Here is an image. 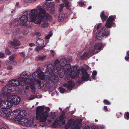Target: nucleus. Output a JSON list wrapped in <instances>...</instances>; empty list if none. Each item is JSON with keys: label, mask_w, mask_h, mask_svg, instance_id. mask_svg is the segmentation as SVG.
<instances>
[{"label": "nucleus", "mask_w": 129, "mask_h": 129, "mask_svg": "<svg viewBox=\"0 0 129 129\" xmlns=\"http://www.w3.org/2000/svg\"><path fill=\"white\" fill-rule=\"evenodd\" d=\"M67 63L66 59L63 58L60 61L56 59L54 62L55 66L52 64L47 65L45 75L46 78L50 80L47 81L45 83L47 88H51L52 87V82H57L59 79L58 76L62 78L65 73L66 74L64 78L66 80H69L71 77L74 78L79 77V70H77V67L76 66H73L71 69L70 65Z\"/></svg>", "instance_id": "obj_1"}, {"label": "nucleus", "mask_w": 129, "mask_h": 129, "mask_svg": "<svg viewBox=\"0 0 129 129\" xmlns=\"http://www.w3.org/2000/svg\"><path fill=\"white\" fill-rule=\"evenodd\" d=\"M45 11L41 7L31 9L30 11L27 10L24 13L23 15L20 18L21 24L23 26H26L27 25L28 19L29 21L34 22L35 23L40 25L41 23V21H44L45 20L44 17H42V14L45 13Z\"/></svg>", "instance_id": "obj_2"}, {"label": "nucleus", "mask_w": 129, "mask_h": 129, "mask_svg": "<svg viewBox=\"0 0 129 129\" xmlns=\"http://www.w3.org/2000/svg\"><path fill=\"white\" fill-rule=\"evenodd\" d=\"M30 76L31 74L29 72L23 71L21 74V77L19 78H22L21 80L25 84H29L31 89H33L35 88V84L36 83V79L37 78H39L41 80H43L45 78L43 72L40 69L33 73L32 76L34 79L30 78Z\"/></svg>", "instance_id": "obj_3"}, {"label": "nucleus", "mask_w": 129, "mask_h": 129, "mask_svg": "<svg viewBox=\"0 0 129 129\" xmlns=\"http://www.w3.org/2000/svg\"><path fill=\"white\" fill-rule=\"evenodd\" d=\"M21 78H18L17 79H13L10 80L9 84L5 86L3 88L2 93L0 94V96L3 98H6L9 95L11 92L18 91L17 87L21 84L24 86L25 84L21 79Z\"/></svg>", "instance_id": "obj_4"}, {"label": "nucleus", "mask_w": 129, "mask_h": 129, "mask_svg": "<svg viewBox=\"0 0 129 129\" xmlns=\"http://www.w3.org/2000/svg\"><path fill=\"white\" fill-rule=\"evenodd\" d=\"M50 109L49 107L40 106L37 107L36 110V117L40 122H45L47 120L51 122L55 117V113L51 112L49 114Z\"/></svg>", "instance_id": "obj_5"}, {"label": "nucleus", "mask_w": 129, "mask_h": 129, "mask_svg": "<svg viewBox=\"0 0 129 129\" xmlns=\"http://www.w3.org/2000/svg\"><path fill=\"white\" fill-rule=\"evenodd\" d=\"M15 113L16 115H15L14 120L19 121V123L22 125H25L27 127H31L33 124L34 119L33 118L28 120L27 118H23L26 115L25 111L22 110L21 111L18 109L15 110Z\"/></svg>", "instance_id": "obj_6"}, {"label": "nucleus", "mask_w": 129, "mask_h": 129, "mask_svg": "<svg viewBox=\"0 0 129 129\" xmlns=\"http://www.w3.org/2000/svg\"><path fill=\"white\" fill-rule=\"evenodd\" d=\"M7 96V100H3L0 98V108H11L13 104L17 105L20 103L21 101L20 98L18 96L14 95Z\"/></svg>", "instance_id": "obj_7"}, {"label": "nucleus", "mask_w": 129, "mask_h": 129, "mask_svg": "<svg viewBox=\"0 0 129 129\" xmlns=\"http://www.w3.org/2000/svg\"><path fill=\"white\" fill-rule=\"evenodd\" d=\"M80 119H77L75 121L73 119H70L65 126V129H68L70 127L71 129H78L79 128V121Z\"/></svg>", "instance_id": "obj_8"}, {"label": "nucleus", "mask_w": 129, "mask_h": 129, "mask_svg": "<svg viewBox=\"0 0 129 129\" xmlns=\"http://www.w3.org/2000/svg\"><path fill=\"white\" fill-rule=\"evenodd\" d=\"M109 33V30L106 28L103 27L97 33L96 36L97 39H101L108 36Z\"/></svg>", "instance_id": "obj_9"}, {"label": "nucleus", "mask_w": 129, "mask_h": 129, "mask_svg": "<svg viewBox=\"0 0 129 129\" xmlns=\"http://www.w3.org/2000/svg\"><path fill=\"white\" fill-rule=\"evenodd\" d=\"M66 118L65 113L64 112L61 113L58 119H56L53 123L52 125V126L55 127L57 126H60L62 124H64L66 122L64 119Z\"/></svg>", "instance_id": "obj_10"}, {"label": "nucleus", "mask_w": 129, "mask_h": 129, "mask_svg": "<svg viewBox=\"0 0 129 129\" xmlns=\"http://www.w3.org/2000/svg\"><path fill=\"white\" fill-rule=\"evenodd\" d=\"M45 12L44 13L42 14V17H44L45 20L44 21L43 20L41 21V22L42 21L43 23L41 24V27L43 28H46L48 27L49 25V24L47 22L48 21H50L52 19L51 17L48 14H45L46 13V11L43 9L42 8Z\"/></svg>", "instance_id": "obj_11"}, {"label": "nucleus", "mask_w": 129, "mask_h": 129, "mask_svg": "<svg viewBox=\"0 0 129 129\" xmlns=\"http://www.w3.org/2000/svg\"><path fill=\"white\" fill-rule=\"evenodd\" d=\"M80 71L82 73L81 76L82 80L85 81L88 80L89 75L87 74L85 69L84 68H82L81 69Z\"/></svg>", "instance_id": "obj_12"}, {"label": "nucleus", "mask_w": 129, "mask_h": 129, "mask_svg": "<svg viewBox=\"0 0 129 129\" xmlns=\"http://www.w3.org/2000/svg\"><path fill=\"white\" fill-rule=\"evenodd\" d=\"M96 52L94 49L92 51H90L88 53H85L83 55L80 56V58L82 60L85 59L86 58L89 57L94 54Z\"/></svg>", "instance_id": "obj_13"}, {"label": "nucleus", "mask_w": 129, "mask_h": 129, "mask_svg": "<svg viewBox=\"0 0 129 129\" xmlns=\"http://www.w3.org/2000/svg\"><path fill=\"white\" fill-rule=\"evenodd\" d=\"M115 18V16H110L109 17L107 20V22L105 26L107 28H110L113 24L112 21L114 20Z\"/></svg>", "instance_id": "obj_14"}, {"label": "nucleus", "mask_w": 129, "mask_h": 129, "mask_svg": "<svg viewBox=\"0 0 129 129\" xmlns=\"http://www.w3.org/2000/svg\"><path fill=\"white\" fill-rule=\"evenodd\" d=\"M12 111L11 109H9V112H8L7 116H6L7 118L9 120L14 119L15 117V115H16V114L15 113V111L12 112Z\"/></svg>", "instance_id": "obj_15"}, {"label": "nucleus", "mask_w": 129, "mask_h": 129, "mask_svg": "<svg viewBox=\"0 0 129 129\" xmlns=\"http://www.w3.org/2000/svg\"><path fill=\"white\" fill-rule=\"evenodd\" d=\"M0 116L3 117H6L7 114L9 112V109H6V108H0Z\"/></svg>", "instance_id": "obj_16"}, {"label": "nucleus", "mask_w": 129, "mask_h": 129, "mask_svg": "<svg viewBox=\"0 0 129 129\" xmlns=\"http://www.w3.org/2000/svg\"><path fill=\"white\" fill-rule=\"evenodd\" d=\"M74 85V83L71 80L68 81V84L65 83L63 84V86L68 89H71Z\"/></svg>", "instance_id": "obj_17"}, {"label": "nucleus", "mask_w": 129, "mask_h": 129, "mask_svg": "<svg viewBox=\"0 0 129 129\" xmlns=\"http://www.w3.org/2000/svg\"><path fill=\"white\" fill-rule=\"evenodd\" d=\"M102 46V44L101 43H97L95 44L94 46V49H93L91 51H92L93 50H94L95 51L96 53H95L94 54L97 53H98V51H96L95 50H99V51L101 50V48Z\"/></svg>", "instance_id": "obj_18"}, {"label": "nucleus", "mask_w": 129, "mask_h": 129, "mask_svg": "<svg viewBox=\"0 0 129 129\" xmlns=\"http://www.w3.org/2000/svg\"><path fill=\"white\" fill-rule=\"evenodd\" d=\"M10 44L11 45L14 46H19L20 45L19 41L16 38H15L13 41H11Z\"/></svg>", "instance_id": "obj_19"}, {"label": "nucleus", "mask_w": 129, "mask_h": 129, "mask_svg": "<svg viewBox=\"0 0 129 129\" xmlns=\"http://www.w3.org/2000/svg\"><path fill=\"white\" fill-rule=\"evenodd\" d=\"M18 91L21 94L26 95H28V93L27 92L26 90L24 89H22L19 90L18 89Z\"/></svg>", "instance_id": "obj_20"}, {"label": "nucleus", "mask_w": 129, "mask_h": 129, "mask_svg": "<svg viewBox=\"0 0 129 129\" xmlns=\"http://www.w3.org/2000/svg\"><path fill=\"white\" fill-rule=\"evenodd\" d=\"M44 41L41 38H39L36 41V43L38 45H41L44 44Z\"/></svg>", "instance_id": "obj_21"}, {"label": "nucleus", "mask_w": 129, "mask_h": 129, "mask_svg": "<svg viewBox=\"0 0 129 129\" xmlns=\"http://www.w3.org/2000/svg\"><path fill=\"white\" fill-rule=\"evenodd\" d=\"M64 18V15L62 14H60L58 18V20L59 22L62 21Z\"/></svg>", "instance_id": "obj_22"}, {"label": "nucleus", "mask_w": 129, "mask_h": 129, "mask_svg": "<svg viewBox=\"0 0 129 129\" xmlns=\"http://www.w3.org/2000/svg\"><path fill=\"white\" fill-rule=\"evenodd\" d=\"M101 17L103 20L104 21H105L108 17L107 16H106L105 15L104 12H102L101 13Z\"/></svg>", "instance_id": "obj_23"}, {"label": "nucleus", "mask_w": 129, "mask_h": 129, "mask_svg": "<svg viewBox=\"0 0 129 129\" xmlns=\"http://www.w3.org/2000/svg\"><path fill=\"white\" fill-rule=\"evenodd\" d=\"M37 83L39 88H41L43 86V84L42 83L41 81L39 79L37 80Z\"/></svg>", "instance_id": "obj_24"}, {"label": "nucleus", "mask_w": 129, "mask_h": 129, "mask_svg": "<svg viewBox=\"0 0 129 129\" xmlns=\"http://www.w3.org/2000/svg\"><path fill=\"white\" fill-rule=\"evenodd\" d=\"M65 88H67L66 87H64L63 86V85L62 86L60 87H59L60 91L61 93H63L65 92L66 91Z\"/></svg>", "instance_id": "obj_25"}, {"label": "nucleus", "mask_w": 129, "mask_h": 129, "mask_svg": "<svg viewBox=\"0 0 129 129\" xmlns=\"http://www.w3.org/2000/svg\"><path fill=\"white\" fill-rule=\"evenodd\" d=\"M45 46H37L35 49L37 52H38L40 51L41 49L43 48Z\"/></svg>", "instance_id": "obj_26"}, {"label": "nucleus", "mask_w": 129, "mask_h": 129, "mask_svg": "<svg viewBox=\"0 0 129 129\" xmlns=\"http://www.w3.org/2000/svg\"><path fill=\"white\" fill-rule=\"evenodd\" d=\"M65 1V4L67 9L68 10H70V6L69 5V2L67 0H64Z\"/></svg>", "instance_id": "obj_27"}, {"label": "nucleus", "mask_w": 129, "mask_h": 129, "mask_svg": "<svg viewBox=\"0 0 129 129\" xmlns=\"http://www.w3.org/2000/svg\"><path fill=\"white\" fill-rule=\"evenodd\" d=\"M29 31L28 29L24 30L22 31V34L24 36H26L28 35Z\"/></svg>", "instance_id": "obj_28"}, {"label": "nucleus", "mask_w": 129, "mask_h": 129, "mask_svg": "<svg viewBox=\"0 0 129 129\" xmlns=\"http://www.w3.org/2000/svg\"><path fill=\"white\" fill-rule=\"evenodd\" d=\"M5 53L8 55H10L11 54V52L7 48H6L5 49Z\"/></svg>", "instance_id": "obj_29"}, {"label": "nucleus", "mask_w": 129, "mask_h": 129, "mask_svg": "<svg viewBox=\"0 0 129 129\" xmlns=\"http://www.w3.org/2000/svg\"><path fill=\"white\" fill-rule=\"evenodd\" d=\"M46 56H40L38 57V59L40 60H43L46 58Z\"/></svg>", "instance_id": "obj_30"}, {"label": "nucleus", "mask_w": 129, "mask_h": 129, "mask_svg": "<svg viewBox=\"0 0 129 129\" xmlns=\"http://www.w3.org/2000/svg\"><path fill=\"white\" fill-rule=\"evenodd\" d=\"M16 56L15 54L12 55L9 57V59L10 61H12L16 57Z\"/></svg>", "instance_id": "obj_31"}, {"label": "nucleus", "mask_w": 129, "mask_h": 129, "mask_svg": "<svg viewBox=\"0 0 129 129\" xmlns=\"http://www.w3.org/2000/svg\"><path fill=\"white\" fill-rule=\"evenodd\" d=\"M64 6V4H63L60 5V7L59 9V12H61L62 11V8Z\"/></svg>", "instance_id": "obj_32"}, {"label": "nucleus", "mask_w": 129, "mask_h": 129, "mask_svg": "<svg viewBox=\"0 0 129 129\" xmlns=\"http://www.w3.org/2000/svg\"><path fill=\"white\" fill-rule=\"evenodd\" d=\"M125 59L126 60L129 61V51L127 52L126 55L125 57Z\"/></svg>", "instance_id": "obj_33"}, {"label": "nucleus", "mask_w": 129, "mask_h": 129, "mask_svg": "<svg viewBox=\"0 0 129 129\" xmlns=\"http://www.w3.org/2000/svg\"><path fill=\"white\" fill-rule=\"evenodd\" d=\"M52 35V33H50L48 35L45 37L46 39H47L50 38Z\"/></svg>", "instance_id": "obj_34"}, {"label": "nucleus", "mask_w": 129, "mask_h": 129, "mask_svg": "<svg viewBox=\"0 0 129 129\" xmlns=\"http://www.w3.org/2000/svg\"><path fill=\"white\" fill-rule=\"evenodd\" d=\"M102 23H100L98 25H96L94 27L96 28L97 29H99L102 26Z\"/></svg>", "instance_id": "obj_35"}, {"label": "nucleus", "mask_w": 129, "mask_h": 129, "mask_svg": "<svg viewBox=\"0 0 129 129\" xmlns=\"http://www.w3.org/2000/svg\"><path fill=\"white\" fill-rule=\"evenodd\" d=\"M36 98V95H32L29 98L28 100H31L33 99H34Z\"/></svg>", "instance_id": "obj_36"}, {"label": "nucleus", "mask_w": 129, "mask_h": 129, "mask_svg": "<svg viewBox=\"0 0 129 129\" xmlns=\"http://www.w3.org/2000/svg\"><path fill=\"white\" fill-rule=\"evenodd\" d=\"M125 118L126 119H129V113L127 112V113H125Z\"/></svg>", "instance_id": "obj_37"}, {"label": "nucleus", "mask_w": 129, "mask_h": 129, "mask_svg": "<svg viewBox=\"0 0 129 129\" xmlns=\"http://www.w3.org/2000/svg\"><path fill=\"white\" fill-rule=\"evenodd\" d=\"M105 103L107 105H109L110 104V103L108 100H105L104 101Z\"/></svg>", "instance_id": "obj_38"}, {"label": "nucleus", "mask_w": 129, "mask_h": 129, "mask_svg": "<svg viewBox=\"0 0 129 129\" xmlns=\"http://www.w3.org/2000/svg\"><path fill=\"white\" fill-rule=\"evenodd\" d=\"M7 66V69L8 70H10L13 69V68L12 66L10 65Z\"/></svg>", "instance_id": "obj_39"}, {"label": "nucleus", "mask_w": 129, "mask_h": 129, "mask_svg": "<svg viewBox=\"0 0 129 129\" xmlns=\"http://www.w3.org/2000/svg\"><path fill=\"white\" fill-rule=\"evenodd\" d=\"M49 5L50 7H53L55 6V4L53 2H51L49 3Z\"/></svg>", "instance_id": "obj_40"}, {"label": "nucleus", "mask_w": 129, "mask_h": 129, "mask_svg": "<svg viewBox=\"0 0 129 129\" xmlns=\"http://www.w3.org/2000/svg\"><path fill=\"white\" fill-rule=\"evenodd\" d=\"M5 63L7 66H9L10 65L11 63V62L9 60H6L5 61Z\"/></svg>", "instance_id": "obj_41"}, {"label": "nucleus", "mask_w": 129, "mask_h": 129, "mask_svg": "<svg viewBox=\"0 0 129 129\" xmlns=\"http://www.w3.org/2000/svg\"><path fill=\"white\" fill-rule=\"evenodd\" d=\"M5 54L2 52H0V58H3L4 57Z\"/></svg>", "instance_id": "obj_42"}, {"label": "nucleus", "mask_w": 129, "mask_h": 129, "mask_svg": "<svg viewBox=\"0 0 129 129\" xmlns=\"http://www.w3.org/2000/svg\"><path fill=\"white\" fill-rule=\"evenodd\" d=\"M27 85L26 86V87L25 88V89L26 90H27L29 89V86H30V87H31V86L29 84H25V85H24V86L25 85ZM35 89V88H34V89H33V90H34Z\"/></svg>", "instance_id": "obj_43"}, {"label": "nucleus", "mask_w": 129, "mask_h": 129, "mask_svg": "<svg viewBox=\"0 0 129 129\" xmlns=\"http://www.w3.org/2000/svg\"><path fill=\"white\" fill-rule=\"evenodd\" d=\"M79 5L80 6L82 7L84 5V3L83 2H79Z\"/></svg>", "instance_id": "obj_44"}, {"label": "nucleus", "mask_w": 129, "mask_h": 129, "mask_svg": "<svg viewBox=\"0 0 129 129\" xmlns=\"http://www.w3.org/2000/svg\"><path fill=\"white\" fill-rule=\"evenodd\" d=\"M91 129H99V128L97 126L94 125L91 127Z\"/></svg>", "instance_id": "obj_45"}, {"label": "nucleus", "mask_w": 129, "mask_h": 129, "mask_svg": "<svg viewBox=\"0 0 129 129\" xmlns=\"http://www.w3.org/2000/svg\"><path fill=\"white\" fill-rule=\"evenodd\" d=\"M13 65L14 66H16L17 64V62L16 61H13Z\"/></svg>", "instance_id": "obj_46"}, {"label": "nucleus", "mask_w": 129, "mask_h": 129, "mask_svg": "<svg viewBox=\"0 0 129 129\" xmlns=\"http://www.w3.org/2000/svg\"><path fill=\"white\" fill-rule=\"evenodd\" d=\"M19 54L22 57H25V55L22 52L20 53H19Z\"/></svg>", "instance_id": "obj_47"}, {"label": "nucleus", "mask_w": 129, "mask_h": 129, "mask_svg": "<svg viewBox=\"0 0 129 129\" xmlns=\"http://www.w3.org/2000/svg\"><path fill=\"white\" fill-rule=\"evenodd\" d=\"M97 73V72L96 71H94L92 72V76H95L96 75Z\"/></svg>", "instance_id": "obj_48"}, {"label": "nucleus", "mask_w": 129, "mask_h": 129, "mask_svg": "<svg viewBox=\"0 0 129 129\" xmlns=\"http://www.w3.org/2000/svg\"><path fill=\"white\" fill-rule=\"evenodd\" d=\"M24 1L26 3H32V0H24Z\"/></svg>", "instance_id": "obj_49"}, {"label": "nucleus", "mask_w": 129, "mask_h": 129, "mask_svg": "<svg viewBox=\"0 0 129 129\" xmlns=\"http://www.w3.org/2000/svg\"><path fill=\"white\" fill-rule=\"evenodd\" d=\"M29 45L31 47L34 46H35V44L33 43H30L29 44Z\"/></svg>", "instance_id": "obj_50"}, {"label": "nucleus", "mask_w": 129, "mask_h": 129, "mask_svg": "<svg viewBox=\"0 0 129 129\" xmlns=\"http://www.w3.org/2000/svg\"><path fill=\"white\" fill-rule=\"evenodd\" d=\"M42 96L41 95H38L37 96L36 95V98H42Z\"/></svg>", "instance_id": "obj_51"}, {"label": "nucleus", "mask_w": 129, "mask_h": 129, "mask_svg": "<svg viewBox=\"0 0 129 129\" xmlns=\"http://www.w3.org/2000/svg\"><path fill=\"white\" fill-rule=\"evenodd\" d=\"M51 55L53 56L54 55V51L52 50H51Z\"/></svg>", "instance_id": "obj_52"}, {"label": "nucleus", "mask_w": 129, "mask_h": 129, "mask_svg": "<svg viewBox=\"0 0 129 129\" xmlns=\"http://www.w3.org/2000/svg\"><path fill=\"white\" fill-rule=\"evenodd\" d=\"M0 123L1 124V125H2V126H4V125H5L4 122L2 121H1V122H0Z\"/></svg>", "instance_id": "obj_53"}, {"label": "nucleus", "mask_w": 129, "mask_h": 129, "mask_svg": "<svg viewBox=\"0 0 129 129\" xmlns=\"http://www.w3.org/2000/svg\"><path fill=\"white\" fill-rule=\"evenodd\" d=\"M83 129H90V127L88 125L86 126Z\"/></svg>", "instance_id": "obj_54"}, {"label": "nucleus", "mask_w": 129, "mask_h": 129, "mask_svg": "<svg viewBox=\"0 0 129 129\" xmlns=\"http://www.w3.org/2000/svg\"><path fill=\"white\" fill-rule=\"evenodd\" d=\"M37 36L39 37L40 36V34L39 33H38L37 34Z\"/></svg>", "instance_id": "obj_55"}, {"label": "nucleus", "mask_w": 129, "mask_h": 129, "mask_svg": "<svg viewBox=\"0 0 129 129\" xmlns=\"http://www.w3.org/2000/svg\"><path fill=\"white\" fill-rule=\"evenodd\" d=\"M104 109H105V110L106 111H108V109H107V107L106 106H105L104 107Z\"/></svg>", "instance_id": "obj_56"}, {"label": "nucleus", "mask_w": 129, "mask_h": 129, "mask_svg": "<svg viewBox=\"0 0 129 129\" xmlns=\"http://www.w3.org/2000/svg\"><path fill=\"white\" fill-rule=\"evenodd\" d=\"M92 78L94 80H95V77L94 76H92Z\"/></svg>", "instance_id": "obj_57"}, {"label": "nucleus", "mask_w": 129, "mask_h": 129, "mask_svg": "<svg viewBox=\"0 0 129 129\" xmlns=\"http://www.w3.org/2000/svg\"><path fill=\"white\" fill-rule=\"evenodd\" d=\"M104 127V126H101L100 128L102 129H103Z\"/></svg>", "instance_id": "obj_58"}, {"label": "nucleus", "mask_w": 129, "mask_h": 129, "mask_svg": "<svg viewBox=\"0 0 129 129\" xmlns=\"http://www.w3.org/2000/svg\"><path fill=\"white\" fill-rule=\"evenodd\" d=\"M91 6H90L88 8V9H91Z\"/></svg>", "instance_id": "obj_59"}, {"label": "nucleus", "mask_w": 129, "mask_h": 129, "mask_svg": "<svg viewBox=\"0 0 129 129\" xmlns=\"http://www.w3.org/2000/svg\"><path fill=\"white\" fill-rule=\"evenodd\" d=\"M16 22L15 23V27H16V26H16V25H17V26H18V23H16Z\"/></svg>", "instance_id": "obj_60"}, {"label": "nucleus", "mask_w": 129, "mask_h": 129, "mask_svg": "<svg viewBox=\"0 0 129 129\" xmlns=\"http://www.w3.org/2000/svg\"><path fill=\"white\" fill-rule=\"evenodd\" d=\"M37 0H32V3L34 2L35 1H36Z\"/></svg>", "instance_id": "obj_61"}, {"label": "nucleus", "mask_w": 129, "mask_h": 129, "mask_svg": "<svg viewBox=\"0 0 129 129\" xmlns=\"http://www.w3.org/2000/svg\"><path fill=\"white\" fill-rule=\"evenodd\" d=\"M86 68L87 69H89V67L88 66H86Z\"/></svg>", "instance_id": "obj_62"}, {"label": "nucleus", "mask_w": 129, "mask_h": 129, "mask_svg": "<svg viewBox=\"0 0 129 129\" xmlns=\"http://www.w3.org/2000/svg\"><path fill=\"white\" fill-rule=\"evenodd\" d=\"M19 4V3L18 2H17L16 3V5L17 6H18V4Z\"/></svg>", "instance_id": "obj_63"}, {"label": "nucleus", "mask_w": 129, "mask_h": 129, "mask_svg": "<svg viewBox=\"0 0 129 129\" xmlns=\"http://www.w3.org/2000/svg\"><path fill=\"white\" fill-rule=\"evenodd\" d=\"M0 129H6V128H5L4 127H1V128H0Z\"/></svg>", "instance_id": "obj_64"}]
</instances>
